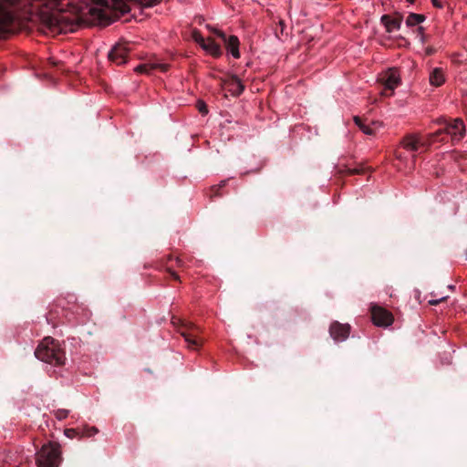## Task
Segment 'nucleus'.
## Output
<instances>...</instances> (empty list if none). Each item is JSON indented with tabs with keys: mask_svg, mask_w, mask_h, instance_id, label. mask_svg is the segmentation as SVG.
I'll list each match as a JSON object with an SVG mask.
<instances>
[{
	"mask_svg": "<svg viewBox=\"0 0 467 467\" xmlns=\"http://www.w3.org/2000/svg\"><path fill=\"white\" fill-rule=\"evenodd\" d=\"M442 135L443 131L441 130H438L433 133L428 134L426 138H422L420 136V148L428 149L435 141L444 142L446 140L444 137H441Z\"/></svg>",
	"mask_w": 467,
	"mask_h": 467,
	"instance_id": "nucleus-16",
	"label": "nucleus"
},
{
	"mask_svg": "<svg viewBox=\"0 0 467 467\" xmlns=\"http://www.w3.org/2000/svg\"><path fill=\"white\" fill-rule=\"evenodd\" d=\"M371 318L373 323L378 327H389L394 320L389 311L379 306H371Z\"/></svg>",
	"mask_w": 467,
	"mask_h": 467,
	"instance_id": "nucleus-7",
	"label": "nucleus"
},
{
	"mask_svg": "<svg viewBox=\"0 0 467 467\" xmlns=\"http://www.w3.org/2000/svg\"><path fill=\"white\" fill-rule=\"evenodd\" d=\"M365 167H363V165L359 164L358 167L356 168H348L347 165L345 164H338L337 167H336V172L337 174L338 175H356V174H362L365 172Z\"/></svg>",
	"mask_w": 467,
	"mask_h": 467,
	"instance_id": "nucleus-18",
	"label": "nucleus"
},
{
	"mask_svg": "<svg viewBox=\"0 0 467 467\" xmlns=\"http://www.w3.org/2000/svg\"><path fill=\"white\" fill-rule=\"evenodd\" d=\"M416 159H417V155H416V154H413V155H412V160H413V161H416Z\"/></svg>",
	"mask_w": 467,
	"mask_h": 467,
	"instance_id": "nucleus-35",
	"label": "nucleus"
},
{
	"mask_svg": "<svg viewBox=\"0 0 467 467\" xmlns=\"http://www.w3.org/2000/svg\"><path fill=\"white\" fill-rule=\"evenodd\" d=\"M64 432H65V435L69 439L80 437V430L79 429H66Z\"/></svg>",
	"mask_w": 467,
	"mask_h": 467,
	"instance_id": "nucleus-25",
	"label": "nucleus"
},
{
	"mask_svg": "<svg viewBox=\"0 0 467 467\" xmlns=\"http://www.w3.org/2000/svg\"><path fill=\"white\" fill-rule=\"evenodd\" d=\"M380 80L384 86L382 92L385 96H391L394 89L400 84V74L395 68H389L386 71Z\"/></svg>",
	"mask_w": 467,
	"mask_h": 467,
	"instance_id": "nucleus-5",
	"label": "nucleus"
},
{
	"mask_svg": "<svg viewBox=\"0 0 467 467\" xmlns=\"http://www.w3.org/2000/svg\"><path fill=\"white\" fill-rule=\"evenodd\" d=\"M169 64L164 63H150L141 64L135 67V71L142 74H150L153 70L166 72L169 69Z\"/></svg>",
	"mask_w": 467,
	"mask_h": 467,
	"instance_id": "nucleus-13",
	"label": "nucleus"
},
{
	"mask_svg": "<svg viewBox=\"0 0 467 467\" xmlns=\"http://www.w3.org/2000/svg\"><path fill=\"white\" fill-rule=\"evenodd\" d=\"M179 333L184 338L187 347L192 350L200 349L204 342L201 337V327L192 322H182Z\"/></svg>",
	"mask_w": 467,
	"mask_h": 467,
	"instance_id": "nucleus-3",
	"label": "nucleus"
},
{
	"mask_svg": "<svg viewBox=\"0 0 467 467\" xmlns=\"http://www.w3.org/2000/svg\"><path fill=\"white\" fill-rule=\"evenodd\" d=\"M431 3L435 7L442 8V4L438 0H431Z\"/></svg>",
	"mask_w": 467,
	"mask_h": 467,
	"instance_id": "nucleus-29",
	"label": "nucleus"
},
{
	"mask_svg": "<svg viewBox=\"0 0 467 467\" xmlns=\"http://www.w3.org/2000/svg\"><path fill=\"white\" fill-rule=\"evenodd\" d=\"M175 263H176V265L181 267L182 266V261L180 259V258H175Z\"/></svg>",
	"mask_w": 467,
	"mask_h": 467,
	"instance_id": "nucleus-31",
	"label": "nucleus"
},
{
	"mask_svg": "<svg viewBox=\"0 0 467 467\" xmlns=\"http://www.w3.org/2000/svg\"><path fill=\"white\" fill-rule=\"evenodd\" d=\"M408 2H410V4L414 3L415 0H407Z\"/></svg>",
	"mask_w": 467,
	"mask_h": 467,
	"instance_id": "nucleus-37",
	"label": "nucleus"
},
{
	"mask_svg": "<svg viewBox=\"0 0 467 467\" xmlns=\"http://www.w3.org/2000/svg\"><path fill=\"white\" fill-rule=\"evenodd\" d=\"M79 430H80V438L81 437H92L99 432L98 428H96L94 426H92V427L84 426L83 428H81Z\"/></svg>",
	"mask_w": 467,
	"mask_h": 467,
	"instance_id": "nucleus-22",
	"label": "nucleus"
},
{
	"mask_svg": "<svg viewBox=\"0 0 467 467\" xmlns=\"http://www.w3.org/2000/svg\"><path fill=\"white\" fill-rule=\"evenodd\" d=\"M417 31H418L419 34H420L423 36L424 28L422 26H419L417 28Z\"/></svg>",
	"mask_w": 467,
	"mask_h": 467,
	"instance_id": "nucleus-32",
	"label": "nucleus"
},
{
	"mask_svg": "<svg viewBox=\"0 0 467 467\" xmlns=\"http://www.w3.org/2000/svg\"><path fill=\"white\" fill-rule=\"evenodd\" d=\"M279 26H280V33L283 34L284 28L285 26V21L284 20H280L279 21Z\"/></svg>",
	"mask_w": 467,
	"mask_h": 467,
	"instance_id": "nucleus-30",
	"label": "nucleus"
},
{
	"mask_svg": "<svg viewBox=\"0 0 467 467\" xmlns=\"http://www.w3.org/2000/svg\"><path fill=\"white\" fill-rule=\"evenodd\" d=\"M441 130L443 134L451 136L453 141H459L465 135V126L462 119H455L452 122L445 121V127Z\"/></svg>",
	"mask_w": 467,
	"mask_h": 467,
	"instance_id": "nucleus-8",
	"label": "nucleus"
},
{
	"mask_svg": "<svg viewBox=\"0 0 467 467\" xmlns=\"http://www.w3.org/2000/svg\"><path fill=\"white\" fill-rule=\"evenodd\" d=\"M420 134H408L401 140L403 148L413 152L417 151L420 148Z\"/></svg>",
	"mask_w": 467,
	"mask_h": 467,
	"instance_id": "nucleus-14",
	"label": "nucleus"
},
{
	"mask_svg": "<svg viewBox=\"0 0 467 467\" xmlns=\"http://www.w3.org/2000/svg\"><path fill=\"white\" fill-rule=\"evenodd\" d=\"M396 158H397V159H399V160H401V159H402L401 155H400V154H398V153H396Z\"/></svg>",
	"mask_w": 467,
	"mask_h": 467,
	"instance_id": "nucleus-34",
	"label": "nucleus"
},
{
	"mask_svg": "<svg viewBox=\"0 0 467 467\" xmlns=\"http://www.w3.org/2000/svg\"><path fill=\"white\" fill-rule=\"evenodd\" d=\"M192 38L196 43H198L202 47L205 44L206 39L202 36L200 31L193 30L192 32Z\"/></svg>",
	"mask_w": 467,
	"mask_h": 467,
	"instance_id": "nucleus-23",
	"label": "nucleus"
},
{
	"mask_svg": "<svg viewBox=\"0 0 467 467\" xmlns=\"http://www.w3.org/2000/svg\"><path fill=\"white\" fill-rule=\"evenodd\" d=\"M36 358L49 364L60 366L65 361V352L58 341L51 337H45L35 350Z\"/></svg>",
	"mask_w": 467,
	"mask_h": 467,
	"instance_id": "nucleus-1",
	"label": "nucleus"
},
{
	"mask_svg": "<svg viewBox=\"0 0 467 467\" xmlns=\"http://www.w3.org/2000/svg\"><path fill=\"white\" fill-rule=\"evenodd\" d=\"M438 303H439L438 300H431V301H430L431 305H437Z\"/></svg>",
	"mask_w": 467,
	"mask_h": 467,
	"instance_id": "nucleus-33",
	"label": "nucleus"
},
{
	"mask_svg": "<svg viewBox=\"0 0 467 467\" xmlns=\"http://www.w3.org/2000/svg\"><path fill=\"white\" fill-rule=\"evenodd\" d=\"M330 336L336 341H343L347 339L350 333V326L341 324L337 321L333 322L329 327Z\"/></svg>",
	"mask_w": 467,
	"mask_h": 467,
	"instance_id": "nucleus-10",
	"label": "nucleus"
},
{
	"mask_svg": "<svg viewBox=\"0 0 467 467\" xmlns=\"http://www.w3.org/2000/svg\"><path fill=\"white\" fill-rule=\"evenodd\" d=\"M202 48L211 53L214 57H219L222 54L221 47L213 39L207 38Z\"/></svg>",
	"mask_w": 467,
	"mask_h": 467,
	"instance_id": "nucleus-19",
	"label": "nucleus"
},
{
	"mask_svg": "<svg viewBox=\"0 0 467 467\" xmlns=\"http://www.w3.org/2000/svg\"><path fill=\"white\" fill-rule=\"evenodd\" d=\"M20 0H0V34L12 30L15 21V7Z\"/></svg>",
	"mask_w": 467,
	"mask_h": 467,
	"instance_id": "nucleus-4",
	"label": "nucleus"
},
{
	"mask_svg": "<svg viewBox=\"0 0 467 467\" xmlns=\"http://www.w3.org/2000/svg\"><path fill=\"white\" fill-rule=\"evenodd\" d=\"M355 123L367 135H375L377 130L381 127L379 121L372 122V126L365 124L358 116L354 117Z\"/></svg>",
	"mask_w": 467,
	"mask_h": 467,
	"instance_id": "nucleus-17",
	"label": "nucleus"
},
{
	"mask_svg": "<svg viewBox=\"0 0 467 467\" xmlns=\"http://www.w3.org/2000/svg\"><path fill=\"white\" fill-rule=\"evenodd\" d=\"M215 34L223 40L226 47L230 50L234 57H240V53L238 49L239 40L237 36H227L223 32L220 30H215Z\"/></svg>",
	"mask_w": 467,
	"mask_h": 467,
	"instance_id": "nucleus-11",
	"label": "nucleus"
},
{
	"mask_svg": "<svg viewBox=\"0 0 467 467\" xmlns=\"http://www.w3.org/2000/svg\"><path fill=\"white\" fill-rule=\"evenodd\" d=\"M427 53H428V54H431V53H432L431 49H429V50L427 51Z\"/></svg>",
	"mask_w": 467,
	"mask_h": 467,
	"instance_id": "nucleus-38",
	"label": "nucleus"
},
{
	"mask_svg": "<svg viewBox=\"0 0 467 467\" xmlns=\"http://www.w3.org/2000/svg\"><path fill=\"white\" fill-rule=\"evenodd\" d=\"M55 416L57 420H62L68 416V410L64 409H59L56 410Z\"/></svg>",
	"mask_w": 467,
	"mask_h": 467,
	"instance_id": "nucleus-26",
	"label": "nucleus"
},
{
	"mask_svg": "<svg viewBox=\"0 0 467 467\" xmlns=\"http://www.w3.org/2000/svg\"><path fill=\"white\" fill-rule=\"evenodd\" d=\"M228 180L222 181L219 184L213 185L211 187V191L213 192L214 196H221L222 194L219 192L220 189L224 187L227 184Z\"/></svg>",
	"mask_w": 467,
	"mask_h": 467,
	"instance_id": "nucleus-24",
	"label": "nucleus"
},
{
	"mask_svg": "<svg viewBox=\"0 0 467 467\" xmlns=\"http://www.w3.org/2000/svg\"><path fill=\"white\" fill-rule=\"evenodd\" d=\"M130 51L127 45L116 44L108 53V58L111 63L121 66L127 63Z\"/></svg>",
	"mask_w": 467,
	"mask_h": 467,
	"instance_id": "nucleus-6",
	"label": "nucleus"
},
{
	"mask_svg": "<svg viewBox=\"0 0 467 467\" xmlns=\"http://www.w3.org/2000/svg\"><path fill=\"white\" fill-rule=\"evenodd\" d=\"M402 22V16L400 14H395L394 16L389 15H384L381 16V23L386 27L387 32L390 33L393 30H399Z\"/></svg>",
	"mask_w": 467,
	"mask_h": 467,
	"instance_id": "nucleus-12",
	"label": "nucleus"
},
{
	"mask_svg": "<svg viewBox=\"0 0 467 467\" xmlns=\"http://www.w3.org/2000/svg\"><path fill=\"white\" fill-rule=\"evenodd\" d=\"M172 267H173V265H167V266H166V271L171 275V276L174 280H180L179 275H177V273H176V272H174V271L172 270Z\"/></svg>",
	"mask_w": 467,
	"mask_h": 467,
	"instance_id": "nucleus-28",
	"label": "nucleus"
},
{
	"mask_svg": "<svg viewBox=\"0 0 467 467\" xmlns=\"http://www.w3.org/2000/svg\"><path fill=\"white\" fill-rule=\"evenodd\" d=\"M225 89L230 92L233 96H239L244 89V86L236 76H232L227 81H225Z\"/></svg>",
	"mask_w": 467,
	"mask_h": 467,
	"instance_id": "nucleus-15",
	"label": "nucleus"
},
{
	"mask_svg": "<svg viewBox=\"0 0 467 467\" xmlns=\"http://www.w3.org/2000/svg\"><path fill=\"white\" fill-rule=\"evenodd\" d=\"M425 18L426 17L424 15L411 13L408 16L406 19V25L408 26H414L422 23L425 20Z\"/></svg>",
	"mask_w": 467,
	"mask_h": 467,
	"instance_id": "nucleus-21",
	"label": "nucleus"
},
{
	"mask_svg": "<svg viewBox=\"0 0 467 467\" xmlns=\"http://www.w3.org/2000/svg\"><path fill=\"white\" fill-rule=\"evenodd\" d=\"M38 467H57L60 461V451L56 443H47L42 446L36 454Z\"/></svg>",
	"mask_w": 467,
	"mask_h": 467,
	"instance_id": "nucleus-2",
	"label": "nucleus"
},
{
	"mask_svg": "<svg viewBox=\"0 0 467 467\" xmlns=\"http://www.w3.org/2000/svg\"><path fill=\"white\" fill-rule=\"evenodd\" d=\"M197 109L199 112L202 115H206L208 113L207 106L202 100H199L197 102Z\"/></svg>",
	"mask_w": 467,
	"mask_h": 467,
	"instance_id": "nucleus-27",
	"label": "nucleus"
},
{
	"mask_svg": "<svg viewBox=\"0 0 467 467\" xmlns=\"http://www.w3.org/2000/svg\"><path fill=\"white\" fill-rule=\"evenodd\" d=\"M98 7L106 10L118 9L120 5V0H92ZM140 3L145 7H151L157 5L160 0H139Z\"/></svg>",
	"mask_w": 467,
	"mask_h": 467,
	"instance_id": "nucleus-9",
	"label": "nucleus"
},
{
	"mask_svg": "<svg viewBox=\"0 0 467 467\" xmlns=\"http://www.w3.org/2000/svg\"><path fill=\"white\" fill-rule=\"evenodd\" d=\"M172 260H173L172 256H169L168 262L172 261Z\"/></svg>",
	"mask_w": 467,
	"mask_h": 467,
	"instance_id": "nucleus-36",
	"label": "nucleus"
},
{
	"mask_svg": "<svg viewBox=\"0 0 467 467\" xmlns=\"http://www.w3.org/2000/svg\"><path fill=\"white\" fill-rule=\"evenodd\" d=\"M430 83L435 87H440L444 83V76L441 68H434L431 72Z\"/></svg>",
	"mask_w": 467,
	"mask_h": 467,
	"instance_id": "nucleus-20",
	"label": "nucleus"
}]
</instances>
